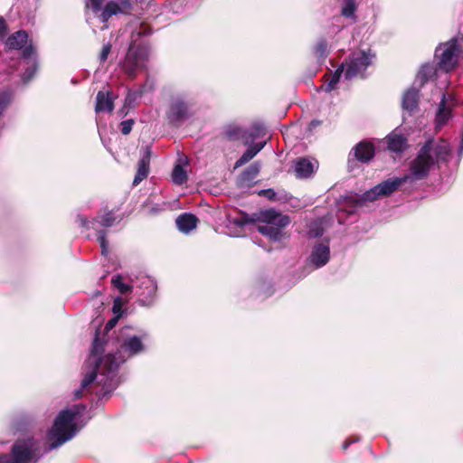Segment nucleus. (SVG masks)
Instances as JSON below:
<instances>
[{
    "mask_svg": "<svg viewBox=\"0 0 463 463\" xmlns=\"http://www.w3.org/2000/svg\"><path fill=\"white\" fill-rule=\"evenodd\" d=\"M429 146H426L411 161L410 172L402 177L387 179L366 191L362 195L355 198L358 205H363L366 202H373L381 196H388L396 191L402 184L406 182H415L425 178L430 173V165L432 163L428 156Z\"/></svg>",
    "mask_w": 463,
    "mask_h": 463,
    "instance_id": "2",
    "label": "nucleus"
},
{
    "mask_svg": "<svg viewBox=\"0 0 463 463\" xmlns=\"http://www.w3.org/2000/svg\"><path fill=\"white\" fill-rule=\"evenodd\" d=\"M342 73L345 74V67L343 64L335 71V72L332 75L330 80L325 86V90L326 92H330L331 90L335 89V86L338 83Z\"/></svg>",
    "mask_w": 463,
    "mask_h": 463,
    "instance_id": "29",
    "label": "nucleus"
},
{
    "mask_svg": "<svg viewBox=\"0 0 463 463\" xmlns=\"http://www.w3.org/2000/svg\"><path fill=\"white\" fill-rule=\"evenodd\" d=\"M324 233V228L322 226V221H315L310 224L308 234L310 237L317 238L322 236Z\"/></svg>",
    "mask_w": 463,
    "mask_h": 463,
    "instance_id": "31",
    "label": "nucleus"
},
{
    "mask_svg": "<svg viewBox=\"0 0 463 463\" xmlns=\"http://www.w3.org/2000/svg\"><path fill=\"white\" fill-rule=\"evenodd\" d=\"M451 118V106L448 104L446 95L443 93L436 115V128H442Z\"/></svg>",
    "mask_w": 463,
    "mask_h": 463,
    "instance_id": "19",
    "label": "nucleus"
},
{
    "mask_svg": "<svg viewBox=\"0 0 463 463\" xmlns=\"http://www.w3.org/2000/svg\"><path fill=\"white\" fill-rule=\"evenodd\" d=\"M224 135L230 140L243 139L244 144H248L250 139L254 140L259 136V130L255 129L248 134L239 126H228Z\"/></svg>",
    "mask_w": 463,
    "mask_h": 463,
    "instance_id": "16",
    "label": "nucleus"
},
{
    "mask_svg": "<svg viewBox=\"0 0 463 463\" xmlns=\"http://www.w3.org/2000/svg\"><path fill=\"white\" fill-rule=\"evenodd\" d=\"M142 286L145 287L146 291L140 293V296L143 297V298H141L140 301L143 304H146V302L150 301L155 296L156 291V285L150 278H145L142 281Z\"/></svg>",
    "mask_w": 463,
    "mask_h": 463,
    "instance_id": "26",
    "label": "nucleus"
},
{
    "mask_svg": "<svg viewBox=\"0 0 463 463\" xmlns=\"http://www.w3.org/2000/svg\"><path fill=\"white\" fill-rule=\"evenodd\" d=\"M258 225L260 233L269 237L274 241H279L283 236L282 229L288 225L289 218L273 209L265 210L260 213Z\"/></svg>",
    "mask_w": 463,
    "mask_h": 463,
    "instance_id": "6",
    "label": "nucleus"
},
{
    "mask_svg": "<svg viewBox=\"0 0 463 463\" xmlns=\"http://www.w3.org/2000/svg\"><path fill=\"white\" fill-rule=\"evenodd\" d=\"M320 125V121L318 120H312L309 124V128L312 129V128H317V126Z\"/></svg>",
    "mask_w": 463,
    "mask_h": 463,
    "instance_id": "45",
    "label": "nucleus"
},
{
    "mask_svg": "<svg viewBox=\"0 0 463 463\" xmlns=\"http://www.w3.org/2000/svg\"><path fill=\"white\" fill-rule=\"evenodd\" d=\"M28 43V34L25 31L20 30L12 33L5 42V45L10 50H21L23 51V58L26 64L25 71L23 73V80L26 83L34 75L37 71L38 63L36 60V52L33 44Z\"/></svg>",
    "mask_w": 463,
    "mask_h": 463,
    "instance_id": "5",
    "label": "nucleus"
},
{
    "mask_svg": "<svg viewBox=\"0 0 463 463\" xmlns=\"http://www.w3.org/2000/svg\"><path fill=\"white\" fill-rule=\"evenodd\" d=\"M150 158H151V151L146 146L141 158L138 161L137 172L133 180V185H137L141 181H143L148 175Z\"/></svg>",
    "mask_w": 463,
    "mask_h": 463,
    "instance_id": "17",
    "label": "nucleus"
},
{
    "mask_svg": "<svg viewBox=\"0 0 463 463\" xmlns=\"http://www.w3.org/2000/svg\"><path fill=\"white\" fill-rule=\"evenodd\" d=\"M265 146V142L256 143L250 146L237 160L235 166H241L250 161Z\"/></svg>",
    "mask_w": 463,
    "mask_h": 463,
    "instance_id": "25",
    "label": "nucleus"
},
{
    "mask_svg": "<svg viewBox=\"0 0 463 463\" xmlns=\"http://www.w3.org/2000/svg\"><path fill=\"white\" fill-rule=\"evenodd\" d=\"M86 410L82 404L74 405L72 408L64 409L57 415L53 426L47 435L48 446L43 453L57 449L71 439L77 433L76 419Z\"/></svg>",
    "mask_w": 463,
    "mask_h": 463,
    "instance_id": "3",
    "label": "nucleus"
},
{
    "mask_svg": "<svg viewBox=\"0 0 463 463\" xmlns=\"http://www.w3.org/2000/svg\"><path fill=\"white\" fill-rule=\"evenodd\" d=\"M172 180L177 185H181L187 181V174L182 164L175 165L172 173Z\"/></svg>",
    "mask_w": 463,
    "mask_h": 463,
    "instance_id": "27",
    "label": "nucleus"
},
{
    "mask_svg": "<svg viewBox=\"0 0 463 463\" xmlns=\"http://www.w3.org/2000/svg\"><path fill=\"white\" fill-rule=\"evenodd\" d=\"M330 259V249L327 243H317L312 248L307 259V266L313 269L324 267Z\"/></svg>",
    "mask_w": 463,
    "mask_h": 463,
    "instance_id": "12",
    "label": "nucleus"
},
{
    "mask_svg": "<svg viewBox=\"0 0 463 463\" xmlns=\"http://www.w3.org/2000/svg\"><path fill=\"white\" fill-rule=\"evenodd\" d=\"M11 102V96L7 92H0V118Z\"/></svg>",
    "mask_w": 463,
    "mask_h": 463,
    "instance_id": "34",
    "label": "nucleus"
},
{
    "mask_svg": "<svg viewBox=\"0 0 463 463\" xmlns=\"http://www.w3.org/2000/svg\"><path fill=\"white\" fill-rule=\"evenodd\" d=\"M110 51H111V44L110 43H107V44L103 45L102 50L100 52V54L99 56V60L100 63H103V62H105L107 61L108 56L110 53Z\"/></svg>",
    "mask_w": 463,
    "mask_h": 463,
    "instance_id": "37",
    "label": "nucleus"
},
{
    "mask_svg": "<svg viewBox=\"0 0 463 463\" xmlns=\"http://www.w3.org/2000/svg\"><path fill=\"white\" fill-rule=\"evenodd\" d=\"M7 33V24L3 17L0 16V40L5 39Z\"/></svg>",
    "mask_w": 463,
    "mask_h": 463,
    "instance_id": "39",
    "label": "nucleus"
},
{
    "mask_svg": "<svg viewBox=\"0 0 463 463\" xmlns=\"http://www.w3.org/2000/svg\"><path fill=\"white\" fill-rule=\"evenodd\" d=\"M137 94L134 92H128L125 99V106H132L137 99Z\"/></svg>",
    "mask_w": 463,
    "mask_h": 463,
    "instance_id": "41",
    "label": "nucleus"
},
{
    "mask_svg": "<svg viewBox=\"0 0 463 463\" xmlns=\"http://www.w3.org/2000/svg\"><path fill=\"white\" fill-rule=\"evenodd\" d=\"M120 220L121 219L117 220V217H115L111 212H108L97 216L92 222L88 221V219L83 216L78 217V221L82 226L91 227L93 229H95L96 223L109 228L113 226L116 222H119Z\"/></svg>",
    "mask_w": 463,
    "mask_h": 463,
    "instance_id": "14",
    "label": "nucleus"
},
{
    "mask_svg": "<svg viewBox=\"0 0 463 463\" xmlns=\"http://www.w3.org/2000/svg\"><path fill=\"white\" fill-rule=\"evenodd\" d=\"M116 96L110 91H99L96 97L95 111L99 112H111L114 109V99Z\"/></svg>",
    "mask_w": 463,
    "mask_h": 463,
    "instance_id": "18",
    "label": "nucleus"
},
{
    "mask_svg": "<svg viewBox=\"0 0 463 463\" xmlns=\"http://www.w3.org/2000/svg\"><path fill=\"white\" fill-rule=\"evenodd\" d=\"M260 195H263L269 200H274L276 198V193L273 189H264L259 192Z\"/></svg>",
    "mask_w": 463,
    "mask_h": 463,
    "instance_id": "40",
    "label": "nucleus"
},
{
    "mask_svg": "<svg viewBox=\"0 0 463 463\" xmlns=\"http://www.w3.org/2000/svg\"><path fill=\"white\" fill-rule=\"evenodd\" d=\"M146 337L147 334L146 333L141 336H137L130 335L128 327L124 328L118 336L119 351L116 354H108L100 359L99 355L103 351V344L99 339L97 333L90 354L87 360L88 365L91 366V368L86 373L80 388L74 392V397L80 399L82 396L83 391L87 390L93 383L100 386V390L97 391L99 396L104 397L110 393L118 386L117 371L119 365L127 358L145 351L143 340Z\"/></svg>",
    "mask_w": 463,
    "mask_h": 463,
    "instance_id": "1",
    "label": "nucleus"
},
{
    "mask_svg": "<svg viewBox=\"0 0 463 463\" xmlns=\"http://www.w3.org/2000/svg\"><path fill=\"white\" fill-rule=\"evenodd\" d=\"M419 86L413 84L411 88H410L402 97V109L409 112H412L418 107L419 100Z\"/></svg>",
    "mask_w": 463,
    "mask_h": 463,
    "instance_id": "20",
    "label": "nucleus"
},
{
    "mask_svg": "<svg viewBox=\"0 0 463 463\" xmlns=\"http://www.w3.org/2000/svg\"><path fill=\"white\" fill-rule=\"evenodd\" d=\"M42 455L39 441L32 436H25L14 443L9 455L0 453V463H30Z\"/></svg>",
    "mask_w": 463,
    "mask_h": 463,
    "instance_id": "4",
    "label": "nucleus"
},
{
    "mask_svg": "<svg viewBox=\"0 0 463 463\" xmlns=\"http://www.w3.org/2000/svg\"><path fill=\"white\" fill-rule=\"evenodd\" d=\"M197 222V217L187 213L179 215L175 220L177 228L184 233H189L192 230L195 229Z\"/></svg>",
    "mask_w": 463,
    "mask_h": 463,
    "instance_id": "21",
    "label": "nucleus"
},
{
    "mask_svg": "<svg viewBox=\"0 0 463 463\" xmlns=\"http://www.w3.org/2000/svg\"><path fill=\"white\" fill-rule=\"evenodd\" d=\"M429 146L428 156L431 159L432 163L430 165V169L435 165V163L448 161L450 156V146L446 140H439L437 143L432 141H427L423 146L420 149L419 153L426 146Z\"/></svg>",
    "mask_w": 463,
    "mask_h": 463,
    "instance_id": "11",
    "label": "nucleus"
},
{
    "mask_svg": "<svg viewBox=\"0 0 463 463\" xmlns=\"http://www.w3.org/2000/svg\"><path fill=\"white\" fill-rule=\"evenodd\" d=\"M119 318V316H116L115 317L111 318L106 325L105 329L107 331L111 330L118 323Z\"/></svg>",
    "mask_w": 463,
    "mask_h": 463,
    "instance_id": "42",
    "label": "nucleus"
},
{
    "mask_svg": "<svg viewBox=\"0 0 463 463\" xmlns=\"http://www.w3.org/2000/svg\"><path fill=\"white\" fill-rule=\"evenodd\" d=\"M105 0H87L86 7L90 9L95 14L99 17L103 11L102 5Z\"/></svg>",
    "mask_w": 463,
    "mask_h": 463,
    "instance_id": "32",
    "label": "nucleus"
},
{
    "mask_svg": "<svg viewBox=\"0 0 463 463\" xmlns=\"http://www.w3.org/2000/svg\"><path fill=\"white\" fill-rule=\"evenodd\" d=\"M436 74V68L432 64H424L421 66L420 71L417 74L414 85L421 88L430 79Z\"/></svg>",
    "mask_w": 463,
    "mask_h": 463,
    "instance_id": "24",
    "label": "nucleus"
},
{
    "mask_svg": "<svg viewBox=\"0 0 463 463\" xmlns=\"http://www.w3.org/2000/svg\"><path fill=\"white\" fill-rule=\"evenodd\" d=\"M106 235H107V232L104 230H100L98 232V241L100 244L101 253L103 255H106L107 250H108V241L106 240Z\"/></svg>",
    "mask_w": 463,
    "mask_h": 463,
    "instance_id": "35",
    "label": "nucleus"
},
{
    "mask_svg": "<svg viewBox=\"0 0 463 463\" xmlns=\"http://www.w3.org/2000/svg\"><path fill=\"white\" fill-rule=\"evenodd\" d=\"M132 9V0H116L106 4L103 11L99 14V19L103 24L114 14H127Z\"/></svg>",
    "mask_w": 463,
    "mask_h": 463,
    "instance_id": "13",
    "label": "nucleus"
},
{
    "mask_svg": "<svg viewBox=\"0 0 463 463\" xmlns=\"http://www.w3.org/2000/svg\"><path fill=\"white\" fill-rule=\"evenodd\" d=\"M358 439H349V440H346L344 444H343V449H346L348 448V446L355 441H357Z\"/></svg>",
    "mask_w": 463,
    "mask_h": 463,
    "instance_id": "44",
    "label": "nucleus"
},
{
    "mask_svg": "<svg viewBox=\"0 0 463 463\" xmlns=\"http://www.w3.org/2000/svg\"><path fill=\"white\" fill-rule=\"evenodd\" d=\"M141 33H142V32H138V33H137V34H138V35H140ZM143 33H144V34H146V33H148L146 32V30H145V31L143 32Z\"/></svg>",
    "mask_w": 463,
    "mask_h": 463,
    "instance_id": "47",
    "label": "nucleus"
},
{
    "mask_svg": "<svg viewBox=\"0 0 463 463\" xmlns=\"http://www.w3.org/2000/svg\"><path fill=\"white\" fill-rule=\"evenodd\" d=\"M387 144L389 150L392 152H402L406 148V137L398 133H392L387 137Z\"/></svg>",
    "mask_w": 463,
    "mask_h": 463,
    "instance_id": "23",
    "label": "nucleus"
},
{
    "mask_svg": "<svg viewBox=\"0 0 463 463\" xmlns=\"http://www.w3.org/2000/svg\"><path fill=\"white\" fill-rule=\"evenodd\" d=\"M111 282L115 288L118 289L121 294H127L131 291L132 287L123 283L121 276L117 275L112 278Z\"/></svg>",
    "mask_w": 463,
    "mask_h": 463,
    "instance_id": "30",
    "label": "nucleus"
},
{
    "mask_svg": "<svg viewBox=\"0 0 463 463\" xmlns=\"http://www.w3.org/2000/svg\"><path fill=\"white\" fill-rule=\"evenodd\" d=\"M317 167V161H311L306 157H298L294 161V171L298 178L309 177Z\"/></svg>",
    "mask_w": 463,
    "mask_h": 463,
    "instance_id": "15",
    "label": "nucleus"
},
{
    "mask_svg": "<svg viewBox=\"0 0 463 463\" xmlns=\"http://www.w3.org/2000/svg\"><path fill=\"white\" fill-rule=\"evenodd\" d=\"M315 53L318 59H324L327 55V43L326 40H319L315 47Z\"/></svg>",
    "mask_w": 463,
    "mask_h": 463,
    "instance_id": "33",
    "label": "nucleus"
},
{
    "mask_svg": "<svg viewBox=\"0 0 463 463\" xmlns=\"http://www.w3.org/2000/svg\"><path fill=\"white\" fill-rule=\"evenodd\" d=\"M148 55L149 51L146 46L131 43L122 62V69L129 76H134L146 66Z\"/></svg>",
    "mask_w": 463,
    "mask_h": 463,
    "instance_id": "8",
    "label": "nucleus"
},
{
    "mask_svg": "<svg viewBox=\"0 0 463 463\" xmlns=\"http://www.w3.org/2000/svg\"><path fill=\"white\" fill-rule=\"evenodd\" d=\"M244 223H245V222H244L243 221H237V222H236V224H238V225H240V226L243 225Z\"/></svg>",
    "mask_w": 463,
    "mask_h": 463,
    "instance_id": "46",
    "label": "nucleus"
},
{
    "mask_svg": "<svg viewBox=\"0 0 463 463\" xmlns=\"http://www.w3.org/2000/svg\"><path fill=\"white\" fill-rule=\"evenodd\" d=\"M194 115L192 103L183 96L173 97L166 116L169 122L176 127L181 126Z\"/></svg>",
    "mask_w": 463,
    "mask_h": 463,
    "instance_id": "9",
    "label": "nucleus"
},
{
    "mask_svg": "<svg viewBox=\"0 0 463 463\" xmlns=\"http://www.w3.org/2000/svg\"><path fill=\"white\" fill-rule=\"evenodd\" d=\"M439 58V65L445 71L453 70L459 59L460 49L456 40H450L446 43L439 45L435 52Z\"/></svg>",
    "mask_w": 463,
    "mask_h": 463,
    "instance_id": "10",
    "label": "nucleus"
},
{
    "mask_svg": "<svg viewBox=\"0 0 463 463\" xmlns=\"http://www.w3.org/2000/svg\"><path fill=\"white\" fill-rule=\"evenodd\" d=\"M122 298H117L115 300H114V304H113V313L116 314V316H121V307H122Z\"/></svg>",
    "mask_w": 463,
    "mask_h": 463,
    "instance_id": "38",
    "label": "nucleus"
},
{
    "mask_svg": "<svg viewBox=\"0 0 463 463\" xmlns=\"http://www.w3.org/2000/svg\"><path fill=\"white\" fill-rule=\"evenodd\" d=\"M135 121L134 119H127L121 122L120 124V131L123 135H128L131 130L132 127L134 125Z\"/></svg>",
    "mask_w": 463,
    "mask_h": 463,
    "instance_id": "36",
    "label": "nucleus"
},
{
    "mask_svg": "<svg viewBox=\"0 0 463 463\" xmlns=\"http://www.w3.org/2000/svg\"><path fill=\"white\" fill-rule=\"evenodd\" d=\"M259 173V168L255 165L250 166L244 173V175H250L252 177H255Z\"/></svg>",
    "mask_w": 463,
    "mask_h": 463,
    "instance_id": "43",
    "label": "nucleus"
},
{
    "mask_svg": "<svg viewBox=\"0 0 463 463\" xmlns=\"http://www.w3.org/2000/svg\"><path fill=\"white\" fill-rule=\"evenodd\" d=\"M375 53L368 49L366 51H355L352 52L345 63V78L352 80L355 77H364L366 69L373 63Z\"/></svg>",
    "mask_w": 463,
    "mask_h": 463,
    "instance_id": "7",
    "label": "nucleus"
},
{
    "mask_svg": "<svg viewBox=\"0 0 463 463\" xmlns=\"http://www.w3.org/2000/svg\"><path fill=\"white\" fill-rule=\"evenodd\" d=\"M357 9L355 0H343L341 13L346 18H354V14Z\"/></svg>",
    "mask_w": 463,
    "mask_h": 463,
    "instance_id": "28",
    "label": "nucleus"
},
{
    "mask_svg": "<svg viewBox=\"0 0 463 463\" xmlns=\"http://www.w3.org/2000/svg\"><path fill=\"white\" fill-rule=\"evenodd\" d=\"M374 155L372 144L367 142L359 143L354 148V156L357 160L363 163L369 162Z\"/></svg>",
    "mask_w": 463,
    "mask_h": 463,
    "instance_id": "22",
    "label": "nucleus"
}]
</instances>
